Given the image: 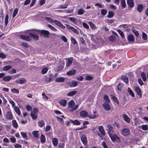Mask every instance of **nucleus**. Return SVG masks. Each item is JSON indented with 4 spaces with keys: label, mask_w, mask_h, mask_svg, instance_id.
<instances>
[{
    "label": "nucleus",
    "mask_w": 148,
    "mask_h": 148,
    "mask_svg": "<svg viewBox=\"0 0 148 148\" xmlns=\"http://www.w3.org/2000/svg\"><path fill=\"white\" fill-rule=\"evenodd\" d=\"M12 69V67L10 65L4 66L3 68V70L4 71H7Z\"/></svg>",
    "instance_id": "24"
},
{
    "label": "nucleus",
    "mask_w": 148,
    "mask_h": 148,
    "mask_svg": "<svg viewBox=\"0 0 148 148\" xmlns=\"http://www.w3.org/2000/svg\"><path fill=\"white\" fill-rule=\"evenodd\" d=\"M76 71L75 69H72L71 70L67 72L66 74L68 75H73L75 74Z\"/></svg>",
    "instance_id": "22"
},
{
    "label": "nucleus",
    "mask_w": 148,
    "mask_h": 148,
    "mask_svg": "<svg viewBox=\"0 0 148 148\" xmlns=\"http://www.w3.org/2000/svg\"><path fill=\"white\" fill-rule=\"evenodd\" d=\"M12 79V77L10 76H8L3 77V80L8 82L9 81Z\"/></svg>",
    "instance_id": "30"
},
{
    "label": "nucleus",
    "mask_w": 148,
    "mask_h": 148,
    "mask_svg": "<svg viewBox=\"0 0 148 148\" xmlns=\"http://www.w3.org/2000/svg\"><path fill=\"white\" fill-rule=\"evenodd\" d=\"M123 118L125 121L128 123H130V118L125 114H123L122 115Z\"/></svg>",
    "instance_id": "15"
},
{
    "label": "nucleus",
    "mask_w": 148,
    "mask_h": 148,
    "mask_svg": "<svg viewBox=\"0 0 148 148\" xmlns=\"http://www.w3.org/2000/svg\"><path fill=\"white\" fill-rule=\"evenodd\" d=\"M8 18L9 16L8 15L6 14V15L5 19V24L6 25H8Z\"/></svg>",
    "instance_id": "43"
},
{
    "label": "nucleus",
    "mask_w": 148,
    "mask_h": 148,
    "mask_svg": "<svg viewBox=\"0 0 148 148\" xmlns=\"http://www.w3.org/2000/svg\"><path fill=\"white\" fill-rule=\"evenodd\" d=\"M38 31L40 32V35L43 34L44 35V37L48 38L49 37V32L46 30H37Z\"/></svg>",
    "instance_id": "5"
},
{
    "label": "nucleus",
    "mask_w": 148,
    "mask_h": 148,
    "mask_svg": "<svg viewBox=\"0 0 148 148\" xmlns=\"http://www.w3.org/2000/svg\"><path fill=\"white\" fill-rule=\"evenodd\" d=\"M38 131H34L32 132V134L36 138H38L39 137Z\"/></svg>",
    "instance_id": "38"
},
{
    "label": "nucleus",
    "mask_w": 148,
    "mask_h": 148,
    "mask_svg": "<svg viewBox=\"0 0 148 148\" xmlns=\"http://www.w3.org/2000/svg\"><path fill=\"white\" fill-rule=\"evenodd\" d=\"M47 26L51 29L52 30L55 31L57 32V29L56 28L53 26H52L51 25L49 24L47 25Z\"/></svg>",
    "instance_id": "39"
},
{
    "label": "nucleus",
    "mask_w": 148,
    "mask_h": 148,
    "mask_svg": "<svg viewBox=\"0 0 148 148\" xmlns=\"http://www.w3.org/2000/svg\"><path fill=\"white\" fill-rule=\"evenodd\" d=\"M65 80V78L64 77H60L56 78L55 81L58 82H62Z\"/></svg>",
    "instance_id": "20"
},
{
    "label": "nucleus",
    "mask_w": 148,
    "mask_h": 148,
    "mask_svg": "<svg viewBox=\"0 0 148 148\" xmlns=\"http://www.w3.org/2000/svg\"><path fill=\"white\" fill-rule=\"evenodd\" d=\"M51 79L52 78L51 77H47L45 80V81L46 83H48L50 82L51 80Z\"/></svg>",
    "instance_id": "59"
},
{
    "label": "nucleus",
    "mask_w": 148,
    "mask_h": 148,
    "mask_svg": "<svg viewBox=\"0 0 148 148\" xmlns=\"http://www.w3.org/2000/svg\"><path fill=\"white\" fill-rule=\"evenodd\" d=\"M143 9V6L141 4H139L137 8L138 11L140 12H141Z\"/></svg>",
    "instance_id": "33"
},
{
    "label": "nucleus",
    "mask_w": 148,
    "mask_h": 148,
    "mask_svg": "<svg viewBox=\"0 0 148 148\" xmlns=\"http://www.w3.org/2000/svg\"><path fill=\"white\" fill-rule=\"evenodd\" d=\"M14 146L15 148H22V145L18 144H15Z\"/></svg>",
    "instance_id": "64"
},
{
    "label": "nucleus",
    "mask_w": 148,
    "mask_h": 148,
    "mask_svg": "<svg viewBox=\"0 0 148 148\" xmlns=\"http://www.w3.org/2000/svg\"><path fill=\"white\" fill-rule=\"evenodd\" d=\"M134 88L136 92H141V91L139 87L135 86L134 87Z\"/></svg>",
    "instance_id": "56"
},
{
    "label": "nucleus",
    "mask_w": 148,
    "mask_h": 148,
    "mask_svg": "<svg viewBox=\"0 0 148 148\" xmlns=\"http://www.w3.org/2000/svg\"><path fill=\"white\" fill-rule=\"evenodd\" d=\"M66 60H67L66 62V67H68L70 66L72 62L73 58L72 57H70L68 58H66Z\"/></svg>",
    "instance_id": "9"
},
{
    "label": "nucleus",
    "mask_w": 148,
    "mask_h": 148,
    "mask_svg": "<svg viewBox=\"0 0 148 148\" xmlns=\"http://www.w3.org/2000/svg\"><path fill=\"white\" fill-rule=\"evenodd\" d=\"M29 35L32 38H33L34 40H37L38 39L39 37L37 35L32 33H29Z\"/></svg>",
    "instance_id": "19"
},
{
    "label": "nucleus",
    "mask_w": 148,
    "mask_h": 148,
    "mask_svg": "<svg viewBox=\"0 0 148 148\" xmlns=\"http://www.w3.org/2000/svg\"><path fill=\"white\" fill-rule=\"evenodd\" d=\"M98 130L100 132L102 136L105 135V132L103 129V128L102 126H99L98 127Z\"/></svg>",
    "instance_id": "17"
},
{
    "label": "nucleus",
    "mask_w": 148,
    "mask_h": 148,
    "mask_svg": "<svg viewBox=\"0 0 148 148\" xmlns=\"http://www.w3.org/2000/svg\"><path fill=\"white\" fill-rule=\"evenodd\" d=\"M16 73V71L15 70V69H12L11 70H10L9 71V73L11 74H13L14 73Z\"/></svg>",
    "instance_id": "61"
},
{
    "label": "nucleus",
    "mask_w": 148,
    "mask_h": 148,
    "mask_svg": "<svg viewBox=\"0 0 148 148\" xmlns=\"http://www.w3.org/2000/svg\"><path fill=\"white\" fill-rule=\"evenodd\" d=\"M123 87V85L122 84L119 83L117 86V88L118 90H121L122 88Z\"/></svg>",
    "instance_id": "60"
},
{
    "label": "nucleus",
    "mask_w": 148,
    "mask_h": 148,
    "mask_svg": "<svg viewBox=\"0 0 148 148\" xmlns=\"http://www.w3.org/2000/svg\"><path fill=\"white\" fill-rule=\"evenodd\" d=\"M64 61L62 62V63L58 66L57 69V71H60L62 70L64 68Z\"/></svg>",
    "instance_id": "21"
},
{
    "label": "nucleus",
    "mask_w": 148,
    "mask_h": 148,
    "mask_svg": "<svg viewBox=\"0 0 148 148\" xmlns=\"http://www.w3.org/2000/svg\"><path fill=\"white\" fill-rule=\"evenodd\" d=\"M107 127L108 128L107 130L109 135H111V134L114 133V130L113 127L111 126V125H107Z\"/></svg>",
    "instance_id": "6"
},
{
    "label": "nucleus",
    "mask_w": 148,
    "mask_h": 148,
    "mask_svg": "<svg viewBox=\"0 0 148 148\" xmlns=\"http://www.w3.org/2000/svg\"><path fill=\"white\" fill-rule=\"evenodd\" d=\"M130 132L128 128H124L121 131V134L124 136H127L130 134Z\"/></svg>",
    "instance_id": "4"
},
{
    "label": "nucleus",
    "mask_w": 148,
    "mask_h": 148,
    "mask_svg": "<svg viewBox=\"0 0 148 148\" xmlns=\"http://www.w3.org/2000/svg\"><path fill=\"white\" fill-rule=\"evenodd\" d=\"M79 39L82 44H83L85 42V41L82 37H79Z\"/></svg>",
    "instance_id": "62"
},
{
    "label": "nucleus",
    "mask_w": 148,
    "mask_h": 148,
    "mask_svg": "<svg viewBox=\"0 0 148 148\" xmlns=\"http://www.w3.org/2000/svg\"><path fill=\"white\" fill-rule=\"evenodd\" d=\"M18 10L17 8H15L13 12V14L12 15V17L13 18H14L16 15L18 13Z\"/></svg>",
    "instance_id": "49"
},
{
    "label": "nucleus",
    "mask_w": 148,
    "mask_h": 148,
    "mask_svg": "<svg viewBox=\"0 0 148 148\" xmlns=\"http://www.w3.org/2000/svg\"><path fill=\"white\" fill-rule=\"evenodd\" d=\"M88 24H89L90 27L93 29H95L96 28L95 25L92 23L91 22H89Z\"/></svg>",
    "instance_id": "44"
},
{
    "label": "nucleus",
    "mask_w": 148,
    "mask_h": 148,
    "mask_svg": "<svg viewBox=\"0 0 148 148\" xmlns=\"http://www.w3.org/2000/svg\"><path fill=\"white\" fill-rule=\"evenodd\" d=\"M127 4L131 8H132L134 5V3L132 0H127Z\"/></svg>",
    "instance_id": "23"
},
{
    "label": "nucleus",
    "mask_w": 148,
    "mask_h": 148,
    "mask_svg": "<svg viewBox=\"0 0 148 148\" xmlns=\"http://www.w3.org/2000/svg\"><path fill=\"white\" fill-rule=\"evenodd\" d=\"M12 123L13 126L16 128H17L18 125L16 121L15 120H13L12 121Z\"/></svg>",
    "instance_id": "41"
},
{
    "label": "nucleus",
    "mask_w": 148,
    "mask_h": 148,
    "mask_svg": "<svg viewBox=\"0 0 148 148\" xmlns=\"http://www.w3.org/2000/svg\"><path fill=\"white\" fill-rule=\"evenodd\" d=\"M114 15V13L112 11H110L108 12V14L107 15V17L109 18H111L113 17Z\"/></svg>",
    "instance_id": "40"
},
{
    "label": "nucleus",
    "mask_w": 148,
    "mask_h": 148,
    "mask_svg": "<svg viewBox=\"0 0 148 148\" xmlns=\"http://www.w3.org/2000/svg\"><path fill=\"white\" fill-rule=\"evenodd\" d=\"M26 110L28 111H30L32 109V107L29 105H27L26 107Z\"/></svg>",
    "instance_id": "63"
},
{
    "label": "nucleus",
    "mask_w": 148,
    "mask_h": 148,
    "mask_svg": "<svg viewBox=\"0 0 148 148\" xmlns=\"http://www.w3.org/2000/svg\"><path fill=\"white\" fill-rule=\"evenodd\" d=\"M81 140L83 144L85 145L86 144L87 142L86 137L84 135H82L81 136Z\"/></svg>",
    "instance_id": "13"
},
{
    "label": "nucleus",
    "mask_w": 148,
    "mask_h": 148,
    "mask_svg": "<svg viewBox=\"0 0 148 148\" xmlns=\"http://www.w3.org/2000/svg\"><path fill=\"white\" fill-rule=\"evenodd\" d=\"M85 12L84 10L82 8L79 9L77 13L78 15L83 14Z\"/></svg>",
    "instance_id": "37"
},
{
    "label": "nucleus",
    "mask_w": 148,
    "mask_h": 148,
    "mask_svg": "<svg viewBox=\"0 0 148 148\" xmlns=\"http://www.w3.org/2000/svg\"><path fill=\"white\" fill-rule=\"evenodd\" d=\"M54 22L56 25L59 27L64 29L65 28V27L60 22L57 20H55L54 21Z\"/></svg>",
    "instance_id": "10"
},
{
    "label": "nucleus",
    "mask_w": 148,
    "mask_h": 148,
    "mask_svg": "<svg viewBox=\"0 0 148 148\" xmlns=\"http://www.w3.org/2000/svg\"><path fill=\"white\" fill-rule=\"evenodd\" d=\"M40 141L42 143H45L46 141L44 135L41 134L40 137Z\"/></svg>",
    "instance_id": "29"
},
{
    "label": "nucleus",
    "mask_w": 148,
    "mask_h": 148,
    "mask_svg": "<svg viewBox=\"0 0 148 148\" xmlns=\"http://www.w3.org/2000/svg\"><path fill=\"white\" fill-rule=\"evenodd\" d=\"M20 37L21 39L27 41H30L31 40V38L28 35H21Z\"/></svg>",
    "instance_id": "8"
},
{
    "label": "nucleus",
    "mask_w": 148,
    "mask_h": 148,
    "mask_svg": "<svg viewBox=\"0 0 148 148\" xmlns=\"http://www.w3.org/2000/svg\"><path fill=\"white\" fill-rule=\"evenodd\" d=\"M107 11L105 9H103L101 10V14L102 15H104L107 13Z\"/></svg>",
    "instance_id": "55"
},
{
    "label": "nucleus",
    "mask_w": 148,
    "mask_h": 148,
    "mask_svg": "<svg viewBox=\"0 0 148 148\" xmlns=\"http://www.w3.org/2000/svg\"><path fill=\"white\" fill-rule=\"evenodd\" d=\"M38 112V110L35 108H34L33 110L31 112V115L32 119L35 120L36 119L38 116L37 113Z\"/></svg>",
    "instance_id": "2"
},
{
    "label": "nucleus",
    "mask_w": 148,
    "mask_h": 148,
    "mask_svg": "<svg viewBox=\"0 0 148 148\" xmlns=\"http://www.w3.org/2000/svg\"><path fill=\"white\" fill-rule=\"evenodd\" d=\"M69 19L73 23L75 24H77V20L74 17H69Z\"/></svg>",
    "instance_id": "26"
},
{
    "label": "nucleus",
    "mask_w": 148,
    "mask_h": 148,
    "mask_svg": "<svg viewBox=\"0 0 148 148\" xmlns=\"http://www.w3.org/2000/svg\"><path fill=\"white\" fill-rule=\"evenodd\" d=\"M108 103L105 102L103 104V106L105 110H109L110 109V106Z\"/></svg>",
    "instance_id": "11"
},
{
    "label": "nucleus",
    "mask_w": 148,
    "mask_h": 148,
    "mask_svg": "<svg viewBox=\"0 0 148 148\" xmlns=\"http://www.w3.org/2000/svg\"><path fill=\"white\" fill-rule=\"evenodd\" d=\"M45 18L46 20L48 21L51 23H53L54 22V21L53 20V19L50 17H45Z\"/></svg>",
    "instance_id": "52"
},
{
    "label": "nucleus",
    "mask_w": 148,
    "mask_h": 148,
    "mask_svg": "<svg viewBox=\"0 0 148 148\" xmlns=\"http://www.w3.org/2000/svg\"><path fill=\"white\" fill-rule=\"evenodd\" d=\"M127 39L129 42H133L134 41V36L132 34H129L127 37Z\"/></svg>",
    "instance_id": "12"
},
{
    "label": "nucleus",
    "mask_w": 148,
    "mask_h": 148,
    "mask_svg": "<svg viewBox=\"0 0 148 148\" xmlns=\"http://www.w3.org/2000/svg\"><path fill=\"white\" fill-rule=\"evenodd\" d=\"M61 39L65 42H67V39L66 37L64 35H62L61 36Z\"/></svg>",
    "instance_id": "57"
},
{
    "label": "nucleus",
    "mask_w": 148,
    "mask_h": 148,
    "mask_svg": "<svg viewBox=\"0 0 148 148\" xmlns=\"http://www.w3.org/2000/svg\"><path fill=\"white\" fill-rule=\"evenodd\" d=\"M70 121L75 125H78L80 124V122L77 120L73 121V120L71 119L70 120Z\"/></svg>",
    "instance_id": "32"
},
{
    "label": "nucleus",
    "mask_w": 148,
    "mask_h": 148,
    "mask_svg": "<svg viewBox=\"0 0 148 148\" xmlns=\"http://www.w3.org/2000/svg\"><path fill=\"white\" fill-rule=\"evenodd\" d=\"M60 104L63 106V107H65L67 103V101L65 100H60L59 101Z\"/></svg>",
    "instance_id": "28"
},
{
    "label": "nucleus",
    "mask_w": 148,
    "mask_h": 148,
    "mask_svg": "<svg viewBox=\"0 0 148 148\" xmlns=\"http://www.w3.org/2000/svg\"><path fill=\"white\" fill-rule=\"evenodd\" d=\"M71 40L73 44L75 45L77 43L76 40L72 37H71Z\"/></svg>",
    "instance_id": "47"
},
{
    "label": "nucleus",
    "mask_w": 148,
    "mask_h": 148,
    "mask_svg": "<svg viewBox=\"0 0 148 148\" xmlns=\"http://www.w3.org/2000/svg\"><path fill=\"white\" fill-rule=\"evenodd\" d=\"M6 117L7 119H12V116L11 112H7L6 114Z\"/></svg>",
    "instance_id": "18"
},
{
    "label": "nucleus",
    "mask_w": 148,
    "mask_h": 148,
    "mask_svg": "<svg viewBox=\"0 0 148 148\" xmlns=\"http://www.w3.org/2000/svg\"><path fill=\"white\" fill-rule=\"evenodd\" d=\"M104 99L106 102L107 103H110V100L109 99V98L108 96L105 95L104 97Z\"/></svg>",
    "instance_id": "42"
},
{
    "label": "nucleus",
    "mask_w": 148,
    "mask_h": 148,
    "mask_svg": "<svg viewBox=\"0 0 148 148\" xmlns=\"http://www.w3.org/2000/svg\"><path fill=\"white\" fill-rule=\"evenodd\" d=\"M121 79L125 83L127 84L128 82V79L127 77L125 76H123L121 77Z\"/></svg>",
    "instance_id": "31"
},
{
    "label": "nucleus",
    "mask_w": 148,
    "mask_h": 148,
    "mask_svg": "<svg viewBox=\"0 0 148 148\" xmlns=\"http://www.w3.org/2000/svg\"><path fill=\"white\" fill-rule=\"evenodd\" d=\"M45 123L42 120H41L38 122V125L40 127H42L44 125Z\"/></svg>",
    "instance_id": "45"
},
{
    "label": "nucleus",
    "mask_w": 148,
    "mask_h": 148,
    "mask_svg": "<svg viewBox=\"0 0 148 148\" xmlns=\"http://www.w3.org/2000/svg\"><path fill=\"white\" fill-rule=\"evenodd\" d=\"M141 76L143 81H145L147 80L146 75L145 73L143 72L141 74Z\"/></svg>",
    "instance_id": "34"
},
{
    "label": "nucleus",
    "mask_w": 148,
    "mask_h": 148,
    "mask_svg": "<svg viewBox=\"0 0 148 148\" xmlns=\"http://www.w3.org/2000/svg\"><path fill=\"white\" fill-rule=\"evenodd\" d=\"M68 84L71 87H76L77 85V82L74 81H72L69 82Z\"/></svg>",
    "instance_id": "14"
},
{
    "label": "nucleus",
    "mask_w": 148,
    "mask_h": 148,
    "mask_svg": "<svg viewBox=\"0 0 148 148\" xmlns=\"http://www.w3.org/2000/svg\"><path fill=\"white\" fill-rule=\"evenodd\" d=\"M117 31L122 38H123L124 37V35L122 31L120 29H118Z\"/></svg>",
    "instance_id": "50"
},
{
    "label": "nucleus",
    "mask_w": 148,
    "mask_h": 148,
    "mask_svg": "<svg viewBox=\"0 0 148 148\" xmlns=\"http://www.w3.org/2000/svg\"><path fill=\"white\" fill-rule=\"evenodd\" d=\"M52 142L53 145L55 146H56L58 145V140L56 138H53L52 139Z\"/></svg>",
    "instance_id": "25"
},
{
    "label": "nucleus",
    "mask_w": 148,
    "mask_h": 148,
    "mask_svg": "<svg viewBox=\"0 0 148 148\" xmlns=\"http://www.w3.org/2000/svg\"><path fill=\"white\" fill-rule=\"evenodd\" d=\"M75 102L73 100H71L68 102V105L69 107L70 108L69 110L70 112H72L78 108L79 106L78 105H76L73 108V106Z\"/></svg>",
    "instance_id": "1"
},
{
    "label": "nucleus",
    "mask_w": 148,
    "mask_h": 148,
    "mask_svg": "<svg viewBox=\"0 0 148 148\" xmlns=\"http://www.w3.org/2000/svg\"><path fill=\"white\" fill-rule=\"evenodd\" d=\"M81 116L82 117H86L88 116V113L85 110L81 111L80 113Z\"/></svg>",
    "instance_id": "16"
},
{
    "label": "nucleus",
    "mask_w": 148,
    "mask_h": 148,
    "mask_svg": "<svg viewBox=\"0 0 148 148\" xmlns=\"http://www.w3.org/2000/svg\"><path fill=\"white\" fill-rule=\"evenodd\" d=\"M48 70V69L47 68H43L41 71V73L42 74H45L47 73Z\"/></svg>",
    "instance_id": "46"
},
{
    "label": "nucleus",
    "mask_w": 148,
    "mask_h": 148,
    "mask_svg": "<svg viewBox=\"0 0 148 148\" xmlns=\"http://www.w3.org/2000/svg\"><path fill=\"white\" fill-rule=\"evenodd\" d=\"M142 129L144 130H148V127L147 125H143L142 126Z\"/></svg>",
    "instance_id": "58"
},
{
    "label": "nucleus",
    "mask_w": 148,
    "mask_h": 148,
    "mask_svg": "<svg viewBox=\"0 0 148 148\" xmlns=\"http://www.w3.org/2000/svg\"><path fill=\"white\" fill-rule=\"evenodd\" d=\"M111 98L117 104H119V101L116 97L114 96H112Z\"/></svg>",
    "instance_id": "51"
},
{
    "label": "nucleus",
    "mask_w": 148,
    "mask_h": 148,
    "mask_svg": "<svg viewBox=\"0 0 148 148\" xmlns=\"http://www.w3.org/2000/svg\"><path fill=\"white\" fill-rule=\"evenodd\" d=\"M105 22L108 23L109 25H110L114 22V20L106 19L105 20Z\"/></svg>",
    "instance_id": "35"
},
{
    "label": "nucleus",
    "mask_w": 148,
    "mask_h": 148,
    "mask_svg": "<svg viewBox=\"0 0 148 148\" xmlns=\"http://www.w3.org/2000/svg\"><path fill=\"white\" fill-rule=\"evenodd\" d=\"M121 5L123 8H125L126 6V4L125 0H121Z\"/></svg>",
    "instance_id": "36"
},
{
    "label": "nucleus",
    "mask_w": 148,
    "mask_h": 148,
    "mask_svg": "<svg viewBox=\"0 0 148 148\" xmlns=\"http://www.w3.org/2000/svg\"><path fill=\"white\" fill-rule=\"evenodd\" d=\"M71 30L74 33L77 34H79V31L77 30L75 28L73 27L71 29Z\"/></svg>",
    "instance_id": "53"
},
{
    "label": "nucleus",
    "mask_w": 148,
    "mask_h": 148,
    "mask_svg": "<svg viewBox=\"0 0 148 148\" xmlns=\"http://www.w3.org/2000/svg\"><path fill=\"white\" fill-rule=\"evenodd\" d=\"M116 37L114 36H111L109 38L110 40L112 41H114L115 40Z\"/></svg>",
    "instance_id": "54"
},
{
    "label": "nucleus",
    "mask_w": 148,
    "mask_h": 148,
    "mask_svg": "<svg viewBox=\"0 0 148 148\" xmlns=\"http://www.w3.org/2000/svg\"><path fill=\"white\" fill-rule=\"evenodd\" d=\"M14 109L15 112L18 115L21 114V112L19 108L17 106H15L14 107Z\"/></svg>",
    "instance_id": "27"
},
{
    "label": "nucleus",
    "mask_w": 148,
    "mask_h": 148,
    "mask_svg": "<svg viewBox=\"0 0 148 148\" xmlns=\"http://www.w3.org/2000/svg\"><path fill=\"white\" fill-rule=\"evenodd\" d=\"M26 79L24 78H19L16 79L15 81V82L17 83L20 84H22L25 82Z\"/></svg>",
    "instance_id": "7"
},
{
    "label": "nucleus",
    "mask_w": 148,
    "mask_h": 148,
    "mask_svg": "<svg viewBox=\"0 0 148 148\" xmlns=\"http://www.w3.org/2000/svg\"><path fill=\"white\" fill-rule=\"evenodd\" d=\"M109 136L112 141H116L119 142H120V139L115 134H113Z\"/></svg>",
    "instance_id": "3"
},
{
    "label": "nucleus",
    "mask_w": 148,
    "mask_h": 148,
    "mask_svg": "<svg viewBox=\"0 0 148 148\" xmlns=\"http://www.w3.org/2000/svg\"><path fill=\"white\" fill-rule=\"evenodd\" d=\"M142 37L144 40H147V34L144 32H143Z\"/></svg>",
    "instance_id": "48"
}]
</instances>
